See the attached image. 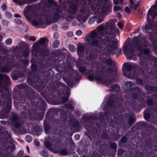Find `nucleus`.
<instances>
[{"label": "nucleus", "instance_id": "nucleus-1", "mask_svg": "<svg viewBox=\"0 0 157 157\" xmlns=\"http://www.w3.org/2000/svg\"><path fill=\"white\" fill-rule=\"evenodd\" d=\"M104 29L103 25H100L97 28L96 31H94L91 32V37L94 39L92 41V44L93 45L97 46L98 45V43L101 41L100 39L98 38L96 39L97 35L100 32L102 31Z\"/></svg>", "mask_w": 157, "mask_h": 157}, {"label": "nucleus", "instance_id": "nucleus-2", "mask_svg": "<svg viewBox=\"0 0 157 157\" xmlns=\"http://www.w3.org/2000/svg\"><path fill=\"white\" fill-rule=\"evenodd\" d=\"M156 12H157V6L155 5L151 8L148 11L147 15V20L148 22L150 19L157 18V13L155 14Z\"/></svg>", "mask_w": 157, "mask_h": 157}, {"label": "nucleus", "instance_id": "nucleus-3", "mask_svg": "<svg viewBox=\"0 0 157 157\" xmlns=\"http://www.w3.org/2000/svg\"><path fill=\"white\" fill-rule=\"evenodd\" d=\"M130 2V6L131 9L133 10H135L139 6V3L141 1H139L138 2L136 5H135V3L136 2L135 0H129Z\"/></svg>", "mask_w": 157, "mask_h": 157}, {"label": "nucleus", "instance_id": "nucleus-4", "mask_svg": "<svg viewBox=\"0 0 157 157\" xmlns=\"http://www.w3.org/2000/svg\"><path fill=\"white\" fill-rule=\"evenodd\" d=\"M92 9L94 11V13L96 14L98 13H100L102 16H103L105 15V11L101 9H98V8H95L94 10L92 8Z\"/></svg>", "mask_w": 157, "mask_h": 157}, {"label": "nucleus", "instance_id": "nucleus-5", "mask_svg": "<svg viewBox=\"0 0 157 157\" xmlns=\"http://www.w3.org/2000/svg\"><path fill=\"white\" fill-rule=\"evenodd\" d=\"M132 67L131 64L129 63H127L124 64V66L123 70L124 71V68L125 70L126 71H129L131 69Z\"/></svg>", "mask_w": 157, "mask_h": 157}, {"label": "nucleus", "instance_id": "nucleus-6", "mask_svg": "<svg viewBox=\"0 0 157 157\" xmlns=\"http://www.w3.org/2000/svg\"><path fill=\"white\" fill-rule=\"evenodd\" d=\"M77 52L78 54L79 55L80 53L82 52L84 50V47L80 44H78Z\"/></svg>", "mask_w": 157, "mask_h": 157}, {"label": "nucleus", "instance_id": "nucleus-7", "mask_svg": "<svg viewBox=\"0 0 157 157\" xmlns=\"http://www.w3.org/2000/svg\"><path fill=\"white\" fill-rule=\"evenodd\" d=\"M77 18L78 21L81 22H84L86 19L84 16L83 15H78Z\"/></svg>", "mask_w": 157, "mask_h": 157}, {"label": "nucleus", "instance_id": "nucleus-8", "mask_svg": "<svg viewBox=\"0 0 157 157\" xmlns=\"http://www.w3.org/2000/svg\"><path fill=\"white\" fill-rule=\"evenodd\" d=\"M77 8V6L76 5L73 4L70 6V12L71 13H74L75 11Z\"/></svg>", "mask_w": 157, "mask_h": 157}, {"label": "nucleus", "instance_id": "nucleus-9", "mask_svg": "<svg viewBox=\"0 0 157 157\" xmlns=\"http://www.w3.org/2000/svg\"><path fill=\"white\" fill-rule=\"evenodd\" d=\"M111 90L116 91L120 90V88L118 85L113 86L110 88Z\"/></svg>", "mask_w": 157, "mask_h": 157}, {"label": "nucleus", "instance_id": "nucleus-10", "mask_svg": "<svg viewBox=\"0 0 157 157\" xmlns=\"http://www.w3.org/2000/svg\"><path fill=\"white\" fill-rule=\"evenodd\" d=\"M47 42V41L44 38H41L38 44L43 45L45 44Z\"/></svg>", "mask_w": 157, "mask_h": 157}, {"label": "nucleus", "instance_id": "nucleus-11", "mask_svg": "<svg viewBox=\"0 0 157 157\" xmlns=\"http://www.w3.org/2000/svg\"><path fill=\"white\" fill-rule=\"evenodd\" d=\"M68 48L69 50L72 52H74L75 51V48L72 45H69L68 46Z\"/></svg>", "mask_w": 157, "mask_h": 157}, {"label": "nucleus", "instance_id": "nucleus-12", "mask_svg": "<svg viewBox=\"0 0 157 157\" xmlns=\"http://www.w3.org/2000/svg\"><path fill=\"white\" fill-rule=\"evenodd\" d=\"M44 145L47 147L50 150H51L52 151V150L51 149V145L50 143L49 142H47L46 141L44 142Z\"/></svg>", "mask_w": 157, "mask_h": 157}, {"label": "nucleus", "instance_id": "nucleus-13", "mask_svg": "<svg viewBox=\"0 0 157 157\" xmlns=\"http://www.w3.org/2000/svg\"><path fill=\"white\" fill-rule=\"evenodd\" d=\"M26 141L28 142H31L32 140L31 137L30 136H27L25 138Z\"/></svg>", "mask_w": 157, "mask_h": 157}, {"label": "nucleus", "instance_id": "nucleus-14", "mask_svg": "<svg viewBox=\"0 0 157 157\" xmlns=\"http://www.w3.org/2000/svg\"><path fill=\"white\" fill-rule=\"evenodd\" d=\"M59 41L58 40L55 41L53 44V47H57L59 45Z\"/></svg>", "mask_w": 157, "mask_h": 157}, {"label": "nucleus", "instance_id": "nucleus-15", "mask_svg": "<svg viewBox=\"0 0 157 157\" xmlns=\"http://www.w3.org/2000/svg\"><path fill=\"white\" fill-rule=\"evenodd\" d=\"M12 42V40L11 39H8L6 40L5 41L6 44L7 45L10 44H11Z\"/></svg>", "mask_w": 157, "mask_h": 157}, {"label": "nucleus", "instance_id": "nucleus-16", "mask_svg": "<svg viewBox=\"0 0 157 157\" xmlns=\"http://www.w3.org/2000/svg\"><path fill=\"white\" fill-rule=\"evenodd\" d=\"M33 24L34 25L37 26L40 25V23L38 21L34 20L33 21Z\"/></svg>", "mask_w": 157, "mask_h": 157}, {"label": "nucleus", "instance_id": "nucleus-17", "mask_svg": "<svg viewBox=\"0 0 157 157\" xmlns=\"http://www.w3.org/2000/svg\"><path fill=\"white\" fill-rule=\"evenodd\" d=\"M94 79L96 81H101V78L100 76H95Z\"/></svg>", "mask_w": 157, "mask_h": 157}, {"label": "nucleus", "instance_id": "nucleus-18", "mask_svg": "<svg viewBox=\"0 0 157 157\" xmlns=\"http://www.w3.org/2000/svg\"><path fill=\"white\" fill-rule=\"evenodd\" d=\"M82 32L81 30H78L76 32V34L78 36H80L82 34Z\"/></svg>", "mask_w": 157, "mask_h": 157}, {"label": "nucleus", "instance_id": "nucleus-19", "mask_svg": "<svg viewBox=\"0 0 157 157\" xmlns=\"http://www.w3.org/2000/svg\"><path fill=\"white\" fill-rule=\"evenodd\" d=\"M123 50L124 54L126 55V56L127 57V58H129V57L128 56V55L127 54L126 48L125 47L124 48Z\"/></svg>", "mask_w": 157, "mask_h": 157}, {"label": "nucleus", "instance_id": "nucleus-20", "mask_svg": "<svg viewBox=\"0 0 157 157\" xmlns=\"http://www.w3.org/2000/svg\"><path fill=\"white\" fill-rule=\"evenodd\" d=\"M123 153V150L122 149H119L118 151V154L119 155H121Z\"/></svg>", "mask_w": 157, "mask_h": 157}, {"label": "nucleus", "instance_id": "nucleus-21", "mask_svg": "<svg viewBox=\"0 0 157 157\" xmlns=\"http://www.w3.org/2000/svg\"><path fill=\"white\" fill-rule=\"evenodd\" d=\"M16 22L18 24H21V21L18 18H17L15 20Z\"/></svg>", "mask_w": 157, "mask_h": 157}, {"label": "nucleus", "instance_id": "nucleus-22", "mask_svg": "<svg viewBox=\"0 0 157 157\" xmlns=\"http://www.w3.org/2000/svg\"><path fill=\"white\" fill-rule=\"evenodd\" d=\"M150 26V25L149 23L145 25V28L146 31L149 30Z\"/></svg>", "mask_w": 157, "mask_h": 157}, {"label": "nucleus", "instance_id": "nucleus-23", "mask_svg": "<svg viewBox=\"0 0 157 157\" xmlns=\"http://www.w3.org/2000/svg\"><path fill=\"white\" fill-rule=\"evenodd\" d=\"M29 55V52L28 51L25 52L23 54V56L24 57H26Z\"/></svg>", "mask_w": 157, "mask_h": 157}, {"label": "nucleus", "instance_id": "nucleus-24", "mask_svg": "<svg viewBox=\"0 0 157 157\" xmlns=\"http://www.w3.org/2000/svg\"><path fill=\"white\" fill-rule=\"evenodd\" d=\"M34 143L37 146H38L39 145V141L37 140H35L34 141Z\"/></svg>", "mask_w": 157, "mask_h": 157}, {"label": "nucleus", "instance_id": "nucleus-25", "mask_svg": "<svg viewBox=\"0 0 157 157\" xmlns=\"http://www.w3.org/2000/svg\"><path fill=\"white\" fill-rule=\"evenodd\" d=\"M80 72H83L85 71V68L83 67H80L79 69Z\"/></svg>", "mask_w": 157, "mask_h": 157}, {"label": "nucleus", "instance_id": "nucleus-26", "mask_svg": "<svg viewBox=\"0 0 157 157\" xmlns=\"http://www.w3.org/2000/svg\"><path fill=\"white\" fill-rule=\"evenodd\" d=\"M29 39L30 40H32L33 41H34L36 40V38L34 36H30L29 37Z\"/></svg>", "mask_w": 157, "mask_h": 157}, {"label": "nucleus", "instance_id": "nucleus-27", "mask_svg": "<svg viewBox=\"0 0 157 157\" xmlns=\"http://www.w3.org/2000/svg\"><path fill=\"white\" fill-rule=\"evenodd\" d=\"M117 25L119 27L122 28L123 27V23L122 22H119L117 23Z\"/></svg>", "mask_w": 157, "mask_h": 157}, {"label": "nucleus", "instance_id": "nucleus-28", "mask_svg": "<svg viewBox=\"0 0 157 157\" xmlns=\"http://www.w3.org/2000/svg\"><path fill=\"white\" fill-rule=\"evenodd\" d=\"M120 9V7L117 6H115L114 7V11H117L118 10Z\"/></svg>", "mask_w": 157, "mask_h": 157}, {"label": "nucleus", "instance_id": "nucleus-29", "mask_svg": "<svg viewBox=\"0 0 157 157\" xmlns=\"http://www.w3.org/2000/svg\"><path fill=\"white\" fill-rule=\"evenodd\" d=\"M124 10L127 13H129L130 12V9L127 7L125 8Z\"/></svg>", "mask_w": 157, "mask_h": 157}, {"label": "nucleus", "instance_id": "nucleus-30", "mask_svg": "<svg viewBox=\"0 0 157 157\" xmlns=\"http://www.w3.org/2000/svg\"><path fill=\"white\" fill-rule=\"evenodd\" d=\"M104 20V18L103 17H101V19H98L97 20V22L98 23H99L101 22L102 21Z\"/></svg>", "mask_w": 157, "mask_h": 157}, {"label": "nucleus", "instance_id": "nucleus-31", "mask_svg": "<svg viewBox=\"0 0 157 157\" xmlns=\"http://www.w3.org/2000/svg\"><path fill=\"white\" fill-rule=\"evenodd\" d=\"M126 85L127 87H131L132 86V83L131 82H128L126 83Z\"/></svg>", "mask_w": 157, "mask_h": 157}, {"label": "nucleus", "instance_id": "nucleus-32", "mask_svg": "<svg viewBox=\"0 0 157 157\" xmlns=\"http://www.w3.org/2000/svg\"><path fill=\"white\" fill-rule=\"evenodd\" d=\"M2 8L4 10H6V5L5 4H3L2 5Z\"/></svg>", "mask_w": 157, "mask_h": 157}, {"label": "nucleus", "instance_id": "nucleus-33", "mask_svg": "<svg viewBox=\"0 0 157 157\" xmlns=\"http://www.w3.org/2000/svg\"><path fill=\"white\" fill-rule=\"evenodd\" d=\"M67 35L70 37L72 36H73V33L71 32H69L67 33Z\"/></svg>", "mask_w": 157, "mask_h": 157}, {"label": "nucleus", "instance_id": "nucleus-34", "mask_svg": "<svg viewBox=\"0 0 157 157\" xmlns=\"http://www.w3.org/2000/svg\"><path fill=\"white\" fill-rule=\"evenodd\" d=\"M24 152L22 151H19L18 153V155L19 156H21L23 155Z\"/></svg>", "mask_w": 157, "mask_h": 157}, {"label": "nucleus", "instance_id": "nucleus-35", "mask_svg": "<svg viewBox=\"0 0 157 157\" xmlns=\"http://www.w3.org/2000/svg\"><path fill=\"white\" fill-rule=\"evenodd\" d=\"M107 63L109 65H111L112 63V61L111 59H109L107 60Z\"/></svg>", "mask_w": 157, "mask_h": 157}, {"label": "nucleus", "instance_id": "nucleus-36", "mask_svg": "<svg viewBox=\"0 0 157 157\" xmlns=\"http://www.w3.org/2000/svg\"><path fill=\"white\" fill-rule=\"evenodd\" d=\"M75 137L76 140H78L80 139V136L79 135L77 134L75 136Z\"/></svg>", "mask_w": 157, "mask_h": 157}, {"label": "nucleus", "instance_id": "nucleus-37", "mask_svg": "<svg viewBox=\"0 0 157 157\" xmlns=\"http://www.w3.org/2000/svg\"><path fill=\"white\" fill-rule=\"evenodd\" d=\"M117 21L115 19H112L110 20V23L113 24L116 22Z\"/></svg>", "mask_w": 157, "mask_h": 157}, {"label": "nucleus", "instance_id": "nucleus-38", "mask_svg": "<svg viewBox=\"0 0 157 157\" xmlns=\"http://www.w3.org/2000/svg\"><path fill=\"white\" fill-rule=\"evenodd\" d=\"M88 79L92 81L94 79V78L93 76H89L88 77Z\"/></svg>", "mask_w": 157, "mask_h": 157}, {"label": "nucleus", "instance_id": "nucleus-39", "mask_svg": "<svg viewBox=\"0 0 157 157\" xmlns=\"http://www.w3.org/2000/svg\"><path fill=\"white\" fill-rule=\"evenodd\" d=\"M126 137H123L121 139V140L122 142H125L126 141Z\"/></svg>", "mask_w": 157, "mask_h": 157}, {"label": "nucleus", "instance_id": "nucleus-40", "mask_svg": "<svg viewBox=\"0 0 157 157\" xmlns=\"http://www.w3.org/2000/svg\"><path fill=\"white\" fill-rule=\"evenodd\" d=\"M56 77L58 79H60L61 78V76L58 74H56Z\"/></svg>", "mask_w": 157, "mask_h": 157}, {"label": "nucleus", "instance_id": "nucleus-41", "mask_svg": "<svg viewBox=\"0 0 157 157\" xmlns=\"http://www.w3.org/2000/svg\"><path fill=\"white\" fill-rule=\"evenodd\" d=\"M14 16L16 17H21V16L18 13L15 14Z\"/></svg>", "mask_w": 157, "mask_h": 157}, {"label": "nucleus", "instance_id": "nucleus-42", "mask_svg": "<svg viewBox=\"0 0 157 157\" xmlns=\"http://www.w3.org/2000/svg\"><path fill=\"white\" fill-rule=\"evenodd\" d=\"M6 15L8 17L10 16H11L10 13L9 12H6L5 13Z\"/></svg>", "mask_w": 157, "mask_h": 157}, {"label": "nucleus", "instance_id": "nucleus-43", "mask_svg": "<svg viewBox=\"0 0 157 157\" xmlns=\"http://www.w3.org/2000/svg\"><path fill=\"white\" fill-rule=\"evenodd\" d=\"M48 2L50 4H52L54 2V1L53 0H48Z\"/></svg>", "mask_w": 157, "mask_h": 157}, {"label": "nucleus", "instance_id": "nucleus-44", "mask_svg": "<svg viewBox=\"0 0 157 157\" xmlns=\"http://www.w3.org/2000/svg\"><path fill=\"white\" fill-rule=\"evenodd\" d=\"M113 2L115 4H119V1L118 0H113Z\"/></svg>", "mask_w": 157, "mask_h": 157}, {"label": "nucleus", "instance_id": "nucleus-45", "mask_svg": "<svg viewBox=\"0 0 157 157\" xmlns=\"http://www.w3.org/2000/svg\"><path fill=\"white\" fill-rule=\"evenodd\" d=\"M136 82L137 83H139V84H140L142 82V81L140 79H137V80H136Z\"/></svg>", "mask_w": 157, "mask_h": 157}, {"label": "nucleus", "instance_id": "nucleus-46", "mask_svg": "<svg viewBox=\"0 0 157 157\" xmlns=\"http://www.w3.org/2000/svg\"><path fill=\"white\" fill-rule=\"evenodd\" d=\"M63 151L64 152H63V151L62 152V154L63 155H66L67 154V152L65 150V151Z\"/></svg>", "mask_w": 157, "mask_h": 157}, {"label": "nucleus", "instance_id": "nucleus-47", "mask_svg": "<svg viewBox=\"0 0 157 157\" xmlns=\"http://www.w3.org/2000/svg\"><path fill=\"white\" fill-rule=\"evenodd\" d=\"M26 149L27 150V151H28V152L29 153V148L28 146H26Z\"/></svg>", "mask_w": 157, "mask_h": 157}, {"label": "nucleus", "instance_id": "nucleus-48", "mask_svg": "<svg viewBox=\"0 0 157 157\" xmlns=\"http://www.w3.org/2000/svg\"><path fill=\"white\" fill-rule=\"evenodd\" d=\"M109 47H110L111 49H114L113 44V45L110 46Z\"/></svg>", "mask_w": 157, "mask_h": 157}, {"label": "nucleus", "instance_id": "nucleus-49", "mask_svg": "<svg viewBox=\"0 0 157 157\" xmlns=\"http://www.w3.org/2000/svg\"><path fill=\"white\" fill-rule=\"evenodd\" d=\"M119 4H122L123 2V0H119Z\"/></svg>", "mask_w": 157, "mask_h": 157}, {"label": "nucleus", "instance_id": "nucleus-50", "mask_svg": "<svg viewBox=\"0 0 157 157\" xmlns=\"http://www.w3.org/2000/svg\"><path fill=\"white\" fill-rule=\"evenodd\" d=\"M20 126V124H17L16 125V127H17V128H18Z\"/></svg>", "mask_w": 157, "mask_h": 157}, {"label": "nucleus", "instance_id": "nucleus-51", "mask_svg": "<svg viewBox=\"0 0 157 157\" xmlns=\"http://www.w3.org/2000/svg\"><path fill=\"white\" fill-rule=\"evenodd\" d=\"M92 20V19H90L89 21V23H91V24L93 22V21H93L91 22V20Z\"/></svg>", "mask_w": 157, "mask_h": 157}, {"label": "nucleus", "instance_id": "nucleus-52", "mask_svg": "<svg viewBox=\"0 0 157 157\" xmlns=\"http://www.w3.org/2000/svg\"><path fill=\"white\" fill-rule=\"evenodd\" d=\"M112 70V69L111 68L110 69H109L108 70V71L109 72H110V71H111Z\"/></svg>", "mask_w": 157, "mask_h": 157}, {"label": "nucleus", "instance_id": "nucleus-53", "mask_svg": "<svg viewBox=\"0 0 157 157\" xmlns=\"http://www.w3.org/2000/svg\"><path fill=\"white\" fill-rule=\"evenodd\" d=\"M14 2H18V0H13Z\"/></svg>", "mask_w": 157, "mask_h": 157}, {"label": "nucleus", "instance_id": "nucleus-54", "mask_svg": "<svg viewBox=\"0 0 157 157\" xmlns=\"http://www.w3.org/2000/svg\"><path fill=\"white\" fill-rule=\"evenodd\" d=\"M67 100H68V98H66V100H65L64 101V102H65V101H66Z\"/></svg>", "mask_w": 157, "mask_h": 157}, {"label": "nucleus", "instance_id": "nucleus-55", "mask_svg": "<svg viewBox=\"0 0 157 157\" xmlns=\"http://www.w3.org/2000/svg\"><path fill=\"white\" fill-rule=\"evenodd\" d=\"M145 116H146V115H144V117H145Z\"/></svg>", "mask_w": 157, "mask_h": 157}, {"label": "nucleus", "instance_id": "nucleus-56", "mask_svg": "<svg viewBox=\"0 0 157 157\" xmlns=\"http://www.w3.org/2000/svg\"><path fill=\"white\" fill-rule=\"evenodd\" d=\"M114 145H115V147H116V145L114 144Z\"/></svg>", "mask_w": 157, "mask_h": 157}, {"label": "nucleus", "instance_id": "nucleus-57", "mask_svg": "<svg viewBox=\"0 0 157 157\" xmlns=\"http://www.w3.org/2000/svg\"><path fill=\"white\" fill-rule=\"evenodd\" d=\"M21 142H23V140H22V141H21Z\"/></svg>", "mask_w": 157, "mask_h": 157}]
</instances>
